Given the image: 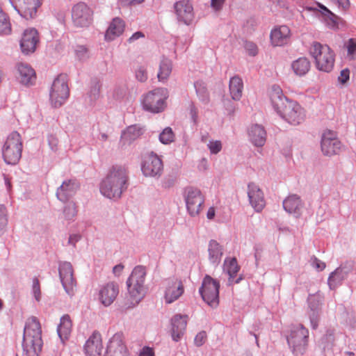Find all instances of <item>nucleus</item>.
I'll return each mask as SVG.
<instances>
[{
  "label": "nucleus",
  "instance_id": "nucleus-1",
  "mask_svg": "<svg viewBox=\"0 0 356 356\" xmlns=\"http://www.w3.org/2000/svg\"><path fill=\"white\" fill-rule=\"evenodd\" d=\"M270 100L274 108L289 124L298 125L305 120V109L298 102L285 99L279 87H273Z\"/></svg>",
  "mask_w": 356,
  "mask_h": 356
},
{
  "label": "nucleus",
  "instance_id": "nucleus-2",
  "mask_svg": "<svg viewBox=\"0 0 356 356\" xmlns=\"http://www.w3.org/2000/svg\"><path fill=\"white\" fill-rule=\"evenodd\" d=\"M128 185V171L122 165H114L102 180L100 191L109 199H118L127 189Z\"/></svg>",
  "mask_w": 356,
  "mask_h": 356
},
{
  "label": "nucleus",
  "instance_id": "nucleus-3",
  "mask_svg": "<svg viewBox=\"0 0 356 356\" xmlns=\"http://www.w3.org/2000/svg\"><path fill=\"white\" fill-rule=\"evenodd\" d=\"M145 275V268L138 266L134 268L129 276L127 282L128 294L124 299V306L127 308L137 305L145 296L144 282Z\"/></svg>",
  "mask_w": 356,
  "mask_h": 356
},
{
  "label": "nucleus",
  "instance_id": "nucleus-4",
  "mask_svg": "<svg viewBox=\"0 0 356 356\" xmlns=\"http://www.w3.org/2000/svg\"><path fill=\"white\" fill-rule=\"evenodd\" d=\"M22 347L26 356H38L42 350V330L35 317L29 318L26 323Z\"/></svg>",
  "mask_w": 356,
  "mask_h": 356
},
{
  "label": "nucleus",
  "instance_id": "nucleus-5",
  "mask_svg": "<svg viewBox=\"0 0 356 356\" xmlns=\"http://www.w3.org/2000/svg\"><path fill=\"white\" fill-rule=\"evenodd\" d=\"M309 53L314 60L317 70L324 72H330L333 70L335 54L328 45L314 42L311 44Z\"/></svg>",
  "mask_w": 356,
  "mask_h": 356
},
{
  "label": "nucleus",
  "instance_id": "nucleus-6",
  "mask_svg": "<svg viewBox=\"0 0 356 356\" xmlns=\"http://www.w3.org/2000/svg\"><path fill=\"white\" fill-rule=\"evenodd\" d=\"M22 143L20 135L12 132L7 138L3 148L2 154L4 161L10 165H15L22 156Z\"/></svg>",
  "mask_w": 356,
  "mask_h": 356
},
{
  "label": "nucleus",
  "instance_id": "nucleus-7",
  "mask_svg": "<svg viewBox=\"0 0 356 356\" xmlns=\"http://www.w3.org/2000/svg\"><path fill=\"white\" fill-rule=\"evenodd\" d=\"M70 89L67 78L65 74H59L53 81L49 92V99L51 105L55 107L61 106L68 99Z\"/></svg>",
  "mask_w": 356,
  "mask_h": 356
},
{
  "label": "nucleus",
  "instance_id": "nucleus-8",
  "mask_svg": "<svg viewBox=\"0 0 356 356\" xmlns=\"http://www.w3.org/2000/svg\"><path fill=\"white\" fill-rule=\"evenodd\" d=\"M168 96V90L165 88L153 90L143 96L142 99L143 108L151 113H160L165 107V100Z\"/></svg>",
  "mask_w": 356,
  "mask_h": 356
},
{
  "label": "nucleus",
  "instance_id": "nucleus-9",
  "mask_svg": "<svg viewBox=\"0 0 356 356\" xmlns=\"http://www.w3.org/2000/svg\"><path fill=\"white\" fill-rule=\"evenodd\" d=\"M184 197L188 215L193 218L199 216L204 208V196L201 191L187 187L184 190Z\"/></svg>",
  "mask_w": 356,
  "mask_h": 356
},
{
  "label": "nucleus",
  "instance_id": "nucleus-10",
  "mask_svg": "<svg viewBox=\"0 0 356 356\" xmlns=\"http://www.w3.org/2000/svg\"><path fill=\"white\" fill-rule=\"evenodd\" d=\"M309 330L302 324L293 326L287 337V341L293 352L303 354L308 346Z\"/></svg>",
  "mask_w": 356,
  "mask_h": 356
},
{
  "label": "nucleus",
  "instance_id": "nucleus-11",
  "mask_svg": "<svg viewBox=\"0 0 356 356\" xmlns=\"http://www.w3.org/2000/svg\"><path fill=\"white\" fill-rule=\"evenodd\" d=\"M220 283L209 275H206L199 289L203 300L210 307L215 308L219 305Z\"/></svg>",
  "mask_w": 356,
  "mask_h": 356
},
{
  "label": "nucleus",
  "instance_id": "nucleus-12",
  "mask_svg": "<svg viewBox=\"0 0 356 356\" xmlns=\"http://www.w3.org/2000/svg\"><path fill=\"white\" fill-rule=\"evenodd\" d=\"M71 16L75 26L88 27L93 20V11L86 3L79 2L72 6Z\"/></svg>",
  "mask_w": 356,
  "mask_h": 356
},
{
  "label": "nucleus",
  "instance_id": "nucleus-13",
  "mask_svg": "<svg viewBox=\"0 0 356 356\" xmlns=\"http://www.w3.org/2000/svg\"><path fill=\"white\" fill-rule=\"evenodd\" d=\"M15 10L25 19H32L41 6V0H10Z\"/></svg>",
  "mask_w": 356,
  "mask_h": 356
},
{
  "label": "nucleus",
  "instance_id": "nucleus-14",
  "mask_svg": "<svg viewBox=\"0 0 356 356\" xmlns=\"http://www.w3.org/2000/svg\"><path fill=\"white\" fill-rule=\"evenodd\" d=\"M341 142L338 140L335 132L326 130L321 138V150L324 155L331 156L340 152Z\"/></svg>",
  "mask_w": 356,
  "mask_h": 356
},
{
  "label": "nucleus",
  "instance_id": "nucleus-15",
  "mask_svg": "<svg viewBox=\"0 0 356 356\" xmlns=\"http://www.w3.org/2000/svg\"><path fill=\"white\" fill-rule=\"evenodd\" d=\"M142 171L146 177L160 176L163 171L161 159L153 152L147 154L143 159Z\"/></svg>",
  "mask_w": 356,
  "mask_h": 356
},
{
  "label": "nucleus",
  "instance_id": "nucleus-16",
  "mask_svg": "<svg viewBox=\"0 0 356 356\" xmlns=\"http://www.w3.org/2000/svg\"><path fill=\"white\" fill-rule=\"evenodd\" d=\"M59 275L66 293L72 296L74 293L76 281L74 278L72 266L69 262H63L59 266Z\"/></svg>",
  "mask_w": 356,
  "mask_h": 356
},
{
  "label": "nucleus",
  "instance_id": "nucleus-17",
  "mask_svg": "<svg viewBox=\"0 0 356 356\" xmlns=\"http://www.w3.org/2000/svg\"><path fill=\"white\" fill-rule=\"evenodd\" d=\"M175 10L179 22L190 24L194 19L192 3L188 0H181L175 3Z\"/></svg>",
  "mask_w": 356,
  "mask_h": 356
},
{
  "label": "nucleus",
  "instance_id": "nucleus-18",
  "mask_svg": "<svg viewBox=\"0 0 356 356\" xmlns=\"http://www.w3.org/2000/svg\"><path fill=\"white\" fill-rule=\"evenodd\" d=\"M248 196L252 207L257 212H261L266 206V200L262 190L254 183L248 185Z\"/></svg>",
  "mask_w": 356,
  "mask_h": 356
},
{
  "label": "nucleus",
  "instance_id": "nucleus-19",
  "mask_svg": "<svg viewBox=\"0 0 356 356\" xmlns=\"http://www.w3.org/2000/svg\"><path fill=\"white\" fill-rule=\"evenodd\" d=\"M106 356H129L122 334L116 333L110 339Z\"/></svg>",
  "mask_w": 356,
  "mask_h": 356
},
{
  "label": "nucleus",
  "instance_id": "nucleus-20",
  "mask_svg": "<svg viewBox=\"0 0 356 356\" xmlns=\"http://www.w3.org/2000/svg\"><path fill=\"white\" fill-rule=\"evenodd\" d=\"M119 293V286L114 282H110L102 286L99 293L100 302L105 306L111 305Z\"/></svg>",
  "mask_w": 356,
  "mask_h": 356
},
{
  "label": "nucleus",
  "instance_id": "nucleus-21",
  "mask_svg": "<svg viewBox=\"0 0 356 356\" xmlns=\"http://www.w3.org/2000/svg\"><path fill=\"white\" fill-rule=\"evenodd\" d=\"M291 30L286 25L275 26L270 31V43L274 47H281L286 44L289 40Z\"/></svg>",
  "mask_w": 356,
  "mask_h": 356
},
{
  "label": "nucleus",
  "instance_id": "nucleus-22",
  "mask_svg": "<svg viewBox=\"0 0 356 356\" xmlns=\"http://www.w3.org/2000/svg\"><path fill=\"white\" fill-rule=\"evenodd\" d=\"M102 336L99 332H94L84 346L85 355L86 356H102Z\"/></svg>",
  "mask_w": 356,
  "mask_h": 356
},
{
  "label": "nucleus",
  "instance_id": "nucleus-23",
  "mask_svg": "<svg viewBox=\"0 0 356 356\" xmlns=\"http://www.w3.org/2000/svg\"><path fill=\"white\" fill-rule=\"evenodd\" d=\"M38 40V31L35 29L25 30L20 42L22 51L24 54L33 52L36 49Z\"/></svg>",
  "mask_w": 356,
  "mask_h": 356
},
{
  "label": "nucleus",
  "instance_id": "nucleus-24",
  "mask_svg": "<svg viewBox=\"0 0 356 356\" xmlns=\"http://www.w3.org/2000/svg\"><path fill=\"white\" fill-rule=\"evenodd\" d=\"M184 292V287L181 281L178 280L168 281L164 295L165 302L167 304L175 302Z\"/></svg>",
  "mask_w": 356,
  "mask_h": 356
},
{
  "label": "nucleus",
  "instance_id": "nucleus-25",
  "mask_svg": "<svg viewBox=\"0 0 356 356\" xmlns=\"http://www.w3.org/2000/svg\"><path fill=\"white\" fill-rule=\"evenodd\" d=\"M186 315L176 314L172 320L171 336L175 341H178L182 337L187 325Z\"/></svg>",
  "mask_w": 356,
  "mask_h": 356
},
{
  "label": "nucleus",
  "instance_id": "nucleus-26",
  "mask_svg": "<svg viewBox=\"0 0 356 356\" xmlns=\"http://www.w3.org/2000/svg\"><path fill=\"white\" fill-rule=\"evenodd\" d=\"M18 79L26 86L32 85L35 83L36 75L35 70L28 64L19 63L17 65Z\"/></svg>",
  "mask_w": 356,
  "mask_h": 356
},
{
  "label": "nucleus",
  "instance_id": "nucleus-27",
  "mask_svg": "<svg viewBox=\"0 0 356 356\" xmlns=\"http://www.w3.org/2000/svg\"><path fill=\"white\" fill-rule=\"evenodd\" d=\"M78 188L79 185L75 180L65 181L57 189L56 196L60 201L65 202L73 195Z\"/></svg>",
  "mask_w": 356,
  "mask_h": 356
},
{
  "label": "nucleus",
  "instance_id": "nucleus-28",
  "mask_svg": "<svg viewBox=\"0 0 356 356\" xmlns=\"http://www.w3.org/2000/svg\"><path fill=\"white\" fill-rule=\"evenodd\" d=\"M124 27L125 24L122 19L119 17L114 18L105 33L106 40H113L119 37L124 32Z\"/></svg>",
  "mask_w": 356,
  "mask_h": 356
},
{
  "label": "nucleus",
  "instance_id": "nucleus-29",
  "mask_svg": "<svg viewBox=\"0 0 356 356\" xmlns=\"http://www.w3.org/2000/svg\"><path fill=\"white\" fill-rule=\"evenodd\" d=\"M283 207L285 211L292 213L296 217L300 216L302 209V204L300 197L296 195L289 196L283 202Z\"/></svg>",
  "mask_w": 356,
  "mask_h": 356
},
{
  "label": "nucleus",
  "instance_id": "nucleus-30",
  "mask_svg": "<svg viewBox=\"0 0 356 356\" xmlns=\"http://www.w3.org/2000/svg\"><path fill=\"white\" fill-rule=\"evenodd\" d=\"M249 138L255 146H263L266 142V133L264 128L259 124L252 126L248 132Z\"/></svg>",
  "mask_w": 356,
  "mask_h": 356
},
{
  "label": "nucleus",
  "instance_id": "nucleus-31",
  "mask_svg": "<svg viewBox=\"0 0 356 356\" xmlns=\"http://www.w3.org/2000/svg\"><path fill=\"white\" fill-rule=\"evenodd\" d=\"M72 323L68 315H64L60 318L57 332L59 337L63 341L68 339L72 331Z\"/></svg>",
  "mask_w": 356,
  "mask_h": 356
},
{
  "label": "nucleus",
  "instance_id": "nucleus-32",
  "mask_svg": "<svg viewBox=\"0 0 356 356\" xmlns=\"http://www.w3.org/2000/svg\"><path fill=\"white\" fill-rule=\"evenodd\" d=\"M243 88V81L239 76H235L231 78L229 81V92L233 99H240L242 96Z\"/></svg>",
  "mask_w": 356,
  "mask_h": 356
},
{
  "label": "nucleus",
  "instance_id": "nucleus-33",
  "mask_svg": "<svg viewBox=\"0 0 356 356\" xmlns=\"http://www.w3.org/2000/svg\"><path fill=\"white\" fill-rule=\"evenodd\" d=\"M291 67L296 75L303 76L309 71L311 64L307 58L302 57L294 60L292 63Z\"/></svg>",
  "mask_w": 356,
  "mask_h": 356
},
{
  "label": "nucleus",
  "instance_id": "nucleus-34",
  "mask_svg": "<svg viewBox=\"0 0 356 356\" xmlns=\"http://www.w3.org/2000/svg\"><path fill=\"white\" fill-rule=\"evenodd\" d=\"M172 70L170 60L163 58L159 65L157 77L159 81H164L170 76Z\"/></svg>",
  "mask_w": 356,
  "mask_h": 356
},
{
  "label": "nucleus",
  "instance_id": "nucleus-35",
  "mask_svg": "<svg viewBox=\"0 0 356 356\" xmlns=\"http://www.w3.org/2000/svg\"><path fill=\"white\" fill-rule=\"evenodd\" d=\"M209 260L211 263H218L222 255V249L216 241H211L209 245Z\"/></svg>",
  "mask_w": 356,
  "mask_h": 356
},
{
  "label": "nucleus",
  "instance_id": "nucleus-36",
  "mask_svg": "<svg viewBox=\"0 0 356 356\" xmlns=\"http://www.w3.org/2000/svg\"><path fill=\"white\" fill-rule=\"evenodd\" d=\"M11 33V24L8 16L0 8V34L8 35Z\"/></svg>",
  "mask_w": 356,
  "mask_h": 356
},
{
  "label": "nucleus",
  "instance_id": "nucleus-37",
  "mask_svg": "<svg viewBox=\"0 0 356 356\" xmlns=\"http://www.w3.org/2000/svg\"><path fill=\"white\" fill-rule=\"evenodd\" d=\"M225 269L230 277L234 278L239 270V266L235 258H231L225 261Z\"/></svg>",
  "mask_w": 356,
  "mask_h": 356
},
{
  "label": "nucleus",
  "instance_id": "nucleus-38",
  "mask_svg": "<svg viewBox=\"0 0 356 356\" xmlns=\"http://www.w3.org/2000/svg\"><path fill=\"white\" fill-rule=\"evenodd\" d=\"M142 134L141 129L136 126H131L124 132L122 137L129 140L137 138Z\"/></svg>",
  "mask_w": 356,
  "mask_h": 356
},
{
  "label": "nucleus",
  "instance_id": "nucleus-39",
  "mask_svg": "<svg viewBox=\"0 0 356 356\" xmlns=\"http://www.w3.org/2000/svg\"><path fill=\"white\" fill-rule=\"evenodd\" d=\"M175 134L170 127L165 128L159 135V140L163 144H169L174 141Z\"/></svg>",
  "mask_w": 356,
  "mask_h": 356
},
{
  "label": "nucleus",
  "instance_id": "nucleus-40",
  "mask_svg": "<svg viewBox=\"0 0 356 356\" xmlns=\"http://www.w3.org/2000/svg\"><path fill=\"white\" fill-rule=\"evenodd\" d=\"M309 307L314 312L320 309L322 304V297L319 294L310 295L308 298Z\"/></svg>",
  "mask_w": 356,
  "mask_h": 356
},
{
  "label": "nucleus",
  "instance_id": "nucleus-41",
  "mask_svg": "<svg viewBox=\"0 0 356 356\" xmlns=\"http://www.w3.org/2000/svg\"><path fill=\"white\" fill-rule=\"evenodd\" d=\"M76 206L74 202H69L65 207L63 214L67 220H71L76 216Z\"/></svg>",
  "mask_w": 356,
  "mask_h": 356
},
{
  "label": "nucleus",
  "instance_id": "nucleus-42",
  "mask_svg": "<svg viewBox=\"0 0 356 356\" xmlns=\"http://www.w3.org/2000/svg\"><path fill=\"white\" fill-rule=\"evenodd\" d=\"M346 46L348 56L350 60H355L356 58V40L355 38L349 39Z\"/></svg>",
  "mask_w": 356,
  "mask_h": 356
},
{
  "label": "nucleus",
  "instance_id": "nucleus-43",
  "mask_svg": "<svg viewBox=\"0 0 356 356\" xmlns=\"http://www.w3.org/2000/svg\"><path fill=\"white\" fill-rule=\"evenodd\" d=\"M75 54L79 59L83 60L88 58V50L85 46L79 45L76 47Z\"/></svg>",
  "mask_w": 356,
  "mask_h": 356
},
{
  "label": "nucleus",
  "instance_id": "nucleus-44",
  "mask_svg": "<svg viewBox=\"0 0 356 356\" xmlns=\"http://www.w3.org/2000/svg\"><path fill=\"white\" fill-rule=\"evenodd\" d=\"M207 146L211 154H217L222 149V144L220 140L210 141Z\"/></svg>",
  "mask_w": 356,
  "mask_h": 356
},
{
  "label": "nucleus",
  "instance_id": "nucleus-45",
  "mask_svg": "<svg viewBox=\"0 0 356 356\" xmlns=\"http://www.w3.org/2000/svg\"><path fill=\"white\" fill-rule=\"evenodd\" d=\"M195 87L196 88L197 94L200 96L202 101L208 99V93L206 88L202 86L200 83H195Z\"/></svg>",
  "mask_w": 356,
  "mask_h": 356
},
{
  "label": "nucleus",
  "instance_id": "nucleus-46",
  "mask_svg": "<svg viewBox=\"0 0 356 356\" xmlns=\"http://www.w3.org/2000/svg\"><path fill=\"white\" fill-rule=\"evenodd\" d=\"M33 293L37 301H39L41 298V291L40 282L38 278H34L33 281Z\"/></svg>",
  "mask_w": 356,
  "mask_h": 356
},
{
  "label": "nucleus",
  "instance_id": "nucleus-47",
  "mask_svg": "<svg viewBox=\"0 0 356 356\" xmlns=\"http://www.w3.org/2000/svg\"><path fill=\"white\" fill-rule=\"evenodd\" d=\"M245 49L250 56H254L258 53V48L256 44L252 42H246Z\"/></svg>",
  "mask_w": 356,
  "mask_h": 356
},
{
  "label": "nucleus",
  "instance_id": "nucleus-48",
  "mask_svg": "<svg viewBox=\"0 0 356 356\" xmlns=\"http://www.w3.org/2000/svg\"><path fill=\"white\" fill-rule=\"evenodd\" d=\"M7 225L6 211L3 205H0V232L2 231Z\"/></svg>",
  "mask_w": 356,
  "mask_h": 356
},
{
  "label": "nucleus",
  "instance_id": "nucleus-49",
  "mask_svg": "<svg viewBox=\"0 0 356 356\" xmlns=\"http://www.w3.org/2000/svg\"><path fill=\"white\" fill-rule=\"evenodd\" d=\"M350 79V70L348 68L342 70L338 76V81L343 85L346 83Z\"/></svg>",
  "mask_w": 356,
  "mask_h": 356
},
{
  "label": "nucleus",
  "instance_id": "nucleus-50",
  "mask_svg": "<svg viewBox=\"0 0 356 356\" xmlns=\"http://www.w3.org/2000/svg\"><path fill=\"white\" fill-rule=\"evenodd\" d=\"M136 77L140 82L145 81L147 79V73L146 69H145L143 67H140L136 72Z\"/></svg>",
  "mask_w": 356,
  "mask_h": 356
},
{
  "label": "nucleus",
  "instance_id": "nucleus-51",
  "mask_svg": "<svg viewBox=\"0 0 356 356\" xmlns=\"http://www.w3.org/2000/svg\"><path fill=\"white\" fill-rule=\"evenodd\" d=\"M207 333L204 331L199 332L195 337L194 341L197 346H202L207 340Z\"/></svg>",
  "mask_w": 356,
  "mask_h": 356
},
{
  "label": "nucleus",
  "instance_id": "nucleus-52",
  "mask_svg": "<svg viewBox=\"0 0 356 356\" xmlns=\"http://www.w3.org/2000/svg\"><path fill=\"white\" fill-rule=\"evenodd\" d=\"M339 270L337 269L334 272L332 273V274L330 275V277L328 278V284H329L330 288H332V286H334V282L337 280V277L339 276Z\"/></svg>",
  "mask_w": 356,
  "mask_h": 356
},
{
  "label": "nucleus",
  "instance_id": "nucleus-53",
  "mask_svg": "<svg viewBox=\"0 0 356 356\" xmlns=\"http://www.w3.org/2000/svg\"><path fill=\"white\" fill-rule=\"evenodd\" d=\"M327 25L332 28V29H337V16L334 15V17H332V16H327Z\"/></svg>",
  "mask_w": 356,
  "mask_h": 356
},
{
  "label": "nucleus",
  "instance_id": "nucleus-54",
  "mask_svg": "<svg viewBox=\"0 0 356 356\" xmlns=\"http://www.w3.org/2000/svg\"><path fill=\"white\" fill-rule=\"evenodd\" d=\"M145 37V35L143 34V33L140 32V31H137L135 33H134L129 39H128V42L129 43H132L134 42H135L136 40L140 39V38H143Z\"/></svg>",
  "mask_w": 356,
  "mask_h": 356
},
{
  "label": "nucleus",
  "instance_id": "nucleus-55",
  "mask_svg": "<svg viewBox=\"0 0 356 356\" xmlns=\"http://www.w3.org/2000/svg\"><path fill=\"white\" fill-rule=\"evenodd\" d=\"M225 1V0H211V6L216 10H220Z\"/></svg>",
  "mask_w": 356,
  "mask_h": 356
},
{
  "label": "nucleus",
  "instance_id": "nucleus-56",
  "mask_svg": "<svg viewBox=\"0 0 356 356\" xmlns=\"http://www.w3.org/2000/svg\"><path fill=\"white\" fill-rule=\"evenodd\" d=\"M313 266L315 268L320 270H322L325 268V264L316 258H315L313 261Z\"/></svg>",
  "mask_w": 356,
  "mask_h": 356
},
{
  "label": "nucleus",
  "instance_id": "nucleus-57",
  "mask_svg": "<svg viewBox=\"0 0 356 356\" xmlns=\"http://www.w3.org/2000/svg\"><path fill=\"white\" fill-rule=\"evenodd\" d=\"M140 356H154V353L152 348L145 347L141 351Z\"/></svg>",
  "mask_w": 356,
  "mask_h": 356
},
{
  "label": "nucleus",
  "instance_id": "nucleus-58",
  "mask_svg": "<svg viewBox=\"0 0 356 356\" xmlns=\"http://www.w3.org/2000/svg\"><path fill=\"white\" fill-rule=\"evenodd\" d=\"M318 7L323 10V15L325 17H327V16H332L334 17V14L332 13L328 8H327L325 6L321 4V3H318Z\"/></svg>",
  "mask_w": 356,
  "mask_h": 356
},
{
  "label": "nucleus",
  "instance_id": "nucleus-59",
  "mask_svg": "<svg viewBox=\"0 0 356 356\" xmlns=\"http://www.w3.org/2000/svg\"><path fill=\"white\" fill-rule=\"evenodd\" d=\"M332 1L337 2L339 6L342 7L343 9H346L350 6V2L348 0H332Z\"/></svg>",
  "mask_w": 356,
  "mask_h": 356
},
{
  "label": "nucleus",
  "instance_id": "nucleus-60",
  "mask_svg": "<svg viewBox=\"0 0 356 356\" xmlns=\"http://www.w3.org/2000/svg\"><path fill=\"white\" fill-rule=\"evenodd\" d=\"M123 269L124 266L122 264H118L113 267V271L115 275H120Z\"/></svg>",
  "mask_w": 356,
  "mask_h": 356
},
{
  "label": "nucleus",
  "instance_id": "nucleus-61",
  "mask_svg": "<svg viewBox=\"0 0 356 356\" xmlns=\"http://www.w3.org/2000/svg\"><path fill=\"white\" fill-rule=\"evenodd\" d=\"M143 1L144 0H121V2L124 5L138 4Z\"/></svg>",
  "mask_w": 356,
  "mask_h": 356
},
{
  "label": "nucleus",
  "instance_id": "nucleus-62",
  "mask_svg": "<svg viewBox=\"0 0 356 356\" xmlns=\"http://www.w3.org/2000/svg\"><path fill=\"white\" fill-rule=\"evenodd\" d=\"M215 213H216V211H215L214 207H210L208 209L207 213V218L209 220H212L215 216Z\"/></svg>",
  "mask_w": 356,
  "mask_h": 356
},
{
  "label": "nucleus",
  "instance_id": "nucleus-63",
  "mask_svg": "<svg viewBox=\"0 0 356 356\" xmlns=\"http://www.w3.org/2000/svg\"><path fill=\"white\" fill-rule=\"evenodd\" d=\"M80 238V236L79 235H76V234H74V235H71L69 238V243L72 244V245H74V243L78 241Z\"/></svg>",
  "mask_w": 356,
  "mask_h": 356
},
{
  "label": "nucleus",
  "instance_id": "nucleus-64",
  "mask_svg": "<svg viewBox=\"0 0 356 356\" xmlns=\"http://www.w3.org/2000/svg\"><path fill=\"white\" fill-rule=\"evenodd\" d=\"M311 323H312V327L314 329H316V327H318V320L314 318H311Z\"/></svg>",
  "mask_w": 356,
  "mask_h": 356
}]
</instances>
